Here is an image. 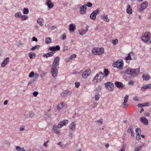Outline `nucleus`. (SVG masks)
<instances>
[{"mask_svg": "<svg viewBox=\"0 0 151 151\" xmlns=\"http://www.w3.org/2000/svg\"><path fill=\"white\" fill-rule=\"evenodd\" d=\"M35 116V114L33 112H31L29 113V116L30 117H32L34 116Z\"/></svg>", "mask_w": 151, "mask_h": 151, "instance_id": "62", "label": "nucleus"}, {"mask_svg": "<svg viewBox=\"0 0 151 151\" xmlns=\"http://www.w3.org/2000/svg\"><path fill=\"white\" fill-rule=\"evenodd\" d=\"M128 97L129 95H126L124 98V101L123 103L124 105L123 108H126L128 106V104H126V103L128 101Z\"/></svg>", "mask_w": 151, "mask_h": 151, "instance_id": "18", "label": "nucleus"}, {"mask_svg": "<svg viewBox=\"0 0 151 151\" xmlns=\"http://www.w3.org/2000/svg\"><path fill=\"white\" fill-rule=\"evenodd\" d=\"M43 21V19L42 18H39L37 19V23L39 24L40 26L42 27L43 26V24L42 23Z\"/></svg>", "mask_w": 151, "mask_h": 151, "instance_id": "25", "label": "nucleus"}, {"mask_svg": "<svg viewBox=\"0 0 151 151\" xmlns=\"http://www.w3.org/2000/svg\"><path fill=\"white\" fill-rule=\"evenodd\" d=\"M54 53L52 52H50L49 53L44 54L42 57L47 58L48 57H50L53 55Z\"/></svg>", "mask_w": 151, "mask_h": 151, "instance_id": "24", "label": "nucleus"}, {"mask_svg": "<svg viewBox=\"0 0 151 151\" xmlns=\"http://www.w3.org/2000/svg\"><path fill=\"white\" fill-rule=\"evenodd\" d=\"M68 136L72 138L73 136V132H69L68 134Z\"/></svg>", "mask_w": 151, "mask_h": 151, "instance_id": "63", "label": "nucleus"}, {"mask_svg": "<svg viewBox=\"0 0 151 151\" xmlns=\"http://www.w3.org/2000/svg\"><path fill=\"white\" fill-rule=\"evenodd\" d=\"M36 81V80L35 78H34L33 80H30L29 81L28 83V86L29 85V84H32L34 83Z\"/></svg>", "mask_w": 151, "mask_h": 151, "instance_id": "48", "label": "nucleus"}, {"mask_svg": "<svg viewBox=\"0 0 151 151\" xmlns=\"http://www.w3.org/2000/svg\"><path fill=\"white\" fill-rule=\"evenodd\" d=\"M9 61V57L6 58L1 64V67H4Z\"/></svg>", "mask_w": 151, "mask_h": 151, "instance_id": "15", "label": "nucleus"}, {"mask_svg": "<svg viewBox=\"0 0 151 151\" xmlns=\"http://www.w3.org/2000/svg\"><path fill=\"white\" fill-rule=\"evenodd\" d=\"M150 33L148 32H146L145 34L142 35L141 39L146 43L148 44L149 42L151 41V40H150Z\"/></svg>", "mask_w": 151, "mask_h": 151, "instance_id": "2", "label": "nucleus"}, {"mask_svg": "<svg viewBox=\"0 0 151 151\" xmlns=\"http://www.w3.org/2000/svg\"><path fill=\"white\" fill-rule=\"evenodd\" d=\"M46 4L48 8L50 9L53 8L54 6L52 2H46Z\"/></svg>", "mask_w": 151, "mask_h": 151, "instance_id": "31", "label": "nucleus"}, {"mask_svg": "<svg viewBox=\"0 0 151 151\" xmlns=\"http://www.w3.org/2000/svg\"><path fill=\"white\" fill-rule=\"evenodd\" d=\"M88 28H87L86 30L82 29L79 30V33L81 35H83L86 34L88 31Z\"/></svg>", "mask_w": 151, "mask_h": 151, "instance_id": "22", "label": "nucleus"}, {"mask_svg": "<svg viewBox=\"0 0 151 151\" xmlns=\"http://www.w3.org/2000/svg\"><path fill=\"white\" fill-rule=\"evenodd\" d=\"M136 139L137 140H139L140 139V134L139 133L136 134Z\"/></svg>", "mask_w": 151, "mask_h": 151, "instance_id": "55", "label": "nucleus"}, {"mask_svg": "<svg viewBox=\"0 0 151 151\" xmlns=\"http://www.w3.org/2000/svg\"><path fill=\"white\" fill-rule=\"evenodd\" d=\"M35 75V73L34 72L32 71L30 73L29 75V77L30 78H32L33 77V76Z\"/></svg>", "mask_w": 151, "mask_h": 151, "instance_id": "54", "label": "nucleus"}, {"mask_svg": "<svg viewBox=\"0 0 151 151\" xmlns=\"http://www.w3.org/2000/svg\"><path fill=\"white\" fill-rule=\"evenodd\" d=\"M40 46L39 45H36L34 47H33L32 48L30 49V50L31 51H33L35 50L36 49H39Z\"/></svg>", "mask_w": 151, "mask_h": 151, "instance_id": "41", "label": "nucleus"}, {"mask_svg": "<svg viewBox=\"0 0 151 151\" xmlns=\"http://www.w3.org/2000/svg\"><path fill=\"white\" fill-rule=\"evenodd\" d=\"M112 66L115 68L117 67L119 69H121L123 66V61L122 60H119L116 62H114Z\"/></svg>", "mask_w": 151, "mask_h": 151, "instance_id": "4", "label": "nucleus"}, {"mask_svg": "<svg viewBox=\"0 0 151 151\" xmlns=\"http://www.w3.org/2000/svg\"><path fill=\"white\" fill-rule=\"evenodd\" d=\"M139 70L138 69H132L131 68L127 69L125 71V73L130 75L132 76H136L137 75Z\"/></svg>", "mask_w": 151, "mask_h": 151, "instance_id": "1", "label": "nucleus"}, {"mask_svg": "<svg viewBox=\"0 0 151 151\" xmlns=\"http://www.w3.org/2000/svg\"><path fill=\"white\" fill-rule=\"evenodd\" d=\"M100 11L99 9H97L96 10L93 11V13L96 16V15H98L99 14Z\"/></svg>", "mask_w": 151, "mask_h": 151, "instance_id": "44", "label": "nucleus"}, {"mask_svg": "<svg viewBox=\"0 0 151 151\" xmlns=\"http://www.w3.org/2000/svg\"><path fill=\"white\" fill-rule=\"evenodd\" d=\"M23 12L24 14H27L29 12V10L27 8H24L23 9Z\"/></svg>", "mask_w": 151, "mask_h": 151, "instance_id": "35", "label": "nucleus"}, {"mask_svg": "<svg viewBox=\"0 0 151 151\" xmlns=\"http://www.w3.org/2000/svg\"><path fill=\"white\" fill-rule=\"evenodd\" d=\"M133 127L132 126H130L128 128L127 132L128 133H130L132 136H134V135L133 134Z\"/></svg>", "mask_w": 151, "mask_h": 151, "instance_id": "21", "label": "nucleus"}, {"mask_svg": "<svg viewBox=\"0 0 151 151\" xmlns=\"http://www.w3.org/2000/svg\"><path fill=\"white\" fill-rule=\"evenodd\" d=\"M84 5L86 6L85 7L87 9V6H88V7H91L93 6L92 4L90 2H87L86 4H84Z\"/></svg>", "mask_w": 151, "mask_h": 151, "instance_id": "36", "label": "nucleus"}, {"mask_svg": "<svg viewBox=\"0 0 151 151\" xmlns=\"http://www.w3.org/2000/svg\"><path fill=\"white\" fill-rule=\"evenodd\" d=\"M49 50L52 51H55V50L54 46L50 47L49 48Z\"/></svg>", "mask_w": 151, "mask_h": 151, "instance_id": "51", "label": "nucleus"}, {"mask_svg": "<svg viewBox=\"0 0 151 151\" xmlns=\"http://www.w3.org/2000/svg\"><path fill=\"white\" fill-rule=\"evenodd\" d=\"M142 78L145 81H147L150 78V76L149 75L143 74L142 75Z\"/></svg>", "mask_w": 151, "mask_h": 151, "instance_id": "30", "label": "nucleus"}, {"mask_svg": "<svg viewBox=\"0 0 151 151\" xmlns=\"http://www.w3.org/2000/svg\"><path fill=\"white\" fill-rule=\"evenodd\" d=\"M127 12L129 14H131L132 12V9L131 6L129 5H128L127 6Z\"/></svg>", "mask_w": 151, "mask_h": 151, "instance_id": "26", "label": "nucleus"}, {"mask_svg": "<svg viewBox=\"0 0 151 151\" xmlns=\"http://www.w3.org/2000/svg\"><path fill=\"white\" fill-rule=\"evenodd\" d=\"M96 123H98L99 124L101 125L103 123V120L102 119H99L97 121H95Z\"/></svg>", "mask_w": 151, "mask_h": 151, "instance_id": "46", "label": "nucleus"}, {"mask_svg": "<svg viewBox=\"0 0 151 151\" xmlns=\"http://www.w3.org/2000/svg\"><path fill=\"white\" fill-rule=\"evenodd\" d=\"M103 73L101 72H99L97 73L94 78L93 81L94 83H97L101 81L104 78Z\"/></svg>", "mask_w": 151, "mask_h": 151, "instance_id": "3", "label": "nucleus"}, {"mask_svg": "<svg viewBox=\"0 0 151 151\" xmlns=\"http://www.w3.org/2000/svg\"><path fill=\"white\" fill-rule=\"evenodd\" d=\"M69 29L71 32H73L76 29V25L73 24H70Z\"/></svg>", "mask_w": 151, "mask_h": 151, "instance_id": "23", "label": "nucleus"}, {"mask_svg": "<svg viewBox=\"0 0 151 151\" xmlns=\"http://www.w3.org/2000/svg\"><path fill=\"white\" fill-rule=\"evenodd\" d=\"M51 73L52 76L54 77L57 76L58 73V69L57 68V67L51 66Z\"/></svg>", "mask_w": 151, "mask_h": 151, "instance_id": "7", "label": "nucleus"}, {"mask_svg": "<svg viewBox=\"0 0 151 151\" xmlns=\"http://www.w3.org/2000/svg\"><path fill=\"white\" fill-rule=\"evenodd\" d=\"M115 85L118 88H122L123 86V84L121 82L116 81L115 83Z\"/></svg>", "mask_w": 151, "mask_h": 151, "instance_id": "28", "label": "nucleus"}, {"mask_svg": "<svg viewBox=\"0 0 151 151\" xmlns=\"http://www.w3.org/2000/svg\"><path fill=\"white\" fill-rule=\"evenodd\" d=\"M16 149L17 151H25V150L24 148H21L19 146H17Z\"/></svg>", "mask_w": 151, "mask_h": 151, "instance_id": "40", "label": "nucleus"}, {"mask_svg": "<svg viewBox=\"0 0 151 151\" xmlns=\"http://www.w3.org/2000/svg\"><path fill=\"white\" fill-rule=\"evenodd\" d=\"M76 124L75 122H72L69 126V129L73 132L76 129Z\"/></svg>", "mask_w": 151, "mask_h": 151, "instance_id": "16", "label": "nucleus"}, {"mask_svg": "<svg viewBox=\"0 0 151 151\" xmlns=\"http://www.w3.org/2000/svg\"><path fill=\"white\" fill-rule=\"evenodd\" d=\"M76 57V54H73L71 56L69 57L70 60H72L73 58H75Z\"/></svg>", "mask_w": 151, "mask_h": 151, "instance_id": "52", "label": "nucleus"}, {"mask_svg": "<svg viewBox=\"0 0 151 151\" xmlns=\"http://www.w3.org/2000/svg\"><path fill=\"white\" fill-rule=\"evenodd\" d=\"M142 147V146H141L139 147H136L134 149V151H139L141 150Z\"/></svg>", "mask_w": 151, "mask_h": 151, "instance_id": "45", "label": "nucleus"}, {"mask_svg": "<svg viewBox=\"0 0 151 151\" xmlns=\"http://www.w3.org/2000/svg\"><path fill=\"white\" fill-rule=\"evenodd\" d=\"M49 142V140H48L45 142L43 146L46 147H47L48 146L47 144Z\"/></svg>", "mask_w": 151, "mask_h": 151, "instance_id": "59", "label": "nucleus"}, {"mask_svg": "<svg viewBox=\"0 0 151 151\" xmlns=\"http://www.w3.org/2000/svg\"><path fill=\"white\" fill-rule=\"evenodd\" d=\"M104 73H103V75H104L105 77H107L108 76V75L109 74V71L108 69H107L106 68H105L104 69Z\"/></svg>", "mask_w": 151, "mask_h": 151, "instance_id": "32", "label": "nucleus"}, {"mask_svg": "<svg viewBox=\"0 0 151 151\" xmlns=\"http://www.w3.org/2000/svg\"><path fill=\"white\" fill-rule=\"evenodd\" d=\"M140 121L144 124L147 125L148 124V119L144 117H142L140 118Z\"/></svg>", "mask_w": 151, "mask_h": 151, "instance_id": "20", "label": "nucleus"}, {"mask_svg": "<svg viewBox=\"0 0 151 151\" xmlns=\"http://www.w3.org/2000/svg\"><path fill=\"white\" fill-rule=\"evenodd\" d=\"M96 16L92 12L90 15V18L91 19L94 20L96 19Z\"/></svg>", "mask_w": 151, "mask_h": 151, "instance_id": "37", "label": "nucleus"}, {"mask_svg": "<svg viewBox=\"0 0 151 151\" xmlns=\"http://www.w3.org/2000/svg\"><path fill=\"white\" fill-rule=\"evenodd\" d=\"M91 73L90 69H87L83 73L82 76L83 78H86L88 77Z\"/></svg>", "mask_w": 151, "mask_h": 151, "instance_id": "10", "label": "nucleus"}, {"mask_svg": "<svg viewBox=\"0 0 151 151\" xmlns=\"http://www.w3.org/2000/svg\"><path fill=\"white\" fill-rule=\"evenodd\" d=\"M118 42V40L117 39L113 40L112 41V43L113 44L116 45Z\"/></svg>", "mask_w": 151, "mask_h": 151, "instance_id": "53", "label": "nucleus"}, {"mask_svg": "<svg viewBox=\"0 0 151 151\" xmlns=\"http://www.w3.org/2000/svg\"><path fill=\"white\" fill-rule=\"evenodd\" d=\"M68 47L67 45H65L63 47V51H65L66 50H67L68 49Z\"/></svg>", "mask_w": 151, "mask_h": 151, "instance_id": "60", "label": "nucleus"}, {"mask_svg": "<svg viewBox=\"0 0 151 151\" xmlns=\"http://www.w3.org/2000/svg\"><path fill=\"white\" fill-rule=\"evenodd\" d=\"M84 5L81 6L80 8L79 12L81 15H83L87 13V8Z\"/></svg>", "mask_w": 151, "mask_h": 151, "instance_id": "11", "label": "nucleus"}, {"mask_svg": "<svg viewBox=\"0 0 151 151\" xmlns=\"http://www.w3.org/2000/svg\"><path fill=\"white\" fill-rule=\"evenodd\" d=\"M38 94V92L36 91L34 92L33 93V96H34L35 97L37 96Z\"/></svg>", "mask_w": 151, "mask_h": 151, "instance_id": "61", "label": "nucleus"}, {"mask_svg": "<svg viewBox=\"0 0 151 151\" xmlns=\"http://www.w3.org/2000/svg\"><path fill=\"white\" fill-rule=\"evenodd\" d=\"M106 89L109 91H112L114 90V85L111 82H108L104 84Z\"/></svg>", "mask_w": 151, "mask_h": 151, "instance_id": "6", "label": "nucleus"}, {"mask_svg": "<svg viewBox=\"0 0 151 151\" xmlns=\"http://www.w3.org/2000/svg\"><path fill=\"white\" fill-rule=\"evenodd\" d=\"M52 41L51 38L49 37L46 38L45 39V42L47 44L50 43Z\"/></svg>", "mask_w": 151, "mask_h": 151, "instance_id": "33", "label": "nucleus"}, {"mask_svg": "<svg viewBox=\"0 0 151 151\" xmlns=\"http://www.w3.org/2000/svg\"><path fill=\"white\" fill-rule=\"evenodd\" d=\"M22 13L21 12H17L15 13L14 14V17L17 18H20L21 16Z\"/></svg>", "mask_w": 151, "mask_h": 151, "instance_id": "29", "label": "nucleus"}, {"mask_svg": "<svg viewBox=\"0 0 151 151\" xmlns=\"http://www.w3.org/2000/svg\"><path fill=\"white\" fill-rule=\"evenodd\" d=\"M66 36L65 34H63L61 36V38L62 40H64L66 38Z\"/></svg>", "mask_w": 151, "mask_h": 151, "instance_id": "56", "label": "nucleus"}, {"mask_svg": "<svg viewBox=\"0 0 151 151\" xmlns=\"http://www.w3.org/2000/svg\"><path fill=\"white\" fill-rule=\"evenodd\" d=\"M29 56L30 59H32L33 58V56H34V57H35L36 55L34 53L30 52L29 53Z\"/></svg>", "mask_w": 151, "mask_h": 151, "instance_id": "42", "label": "nucleus"}, {"mask_svg": "<svg viewBox=\"0 0 151 151\" xmlns=\"http://www.w3.org/2000/svg\"><path fill=\"white\" fill-rule=\"evenodd\" d=\"M55 51L57 50H59L60 49V47L59 45H57L55 47Z\"/></svg>", "mask_w": 151, "mask_h": 151, "instance_id": "58", "label": "nucleus"}, {"mask_svg": "<svg viewBox=\"0 0 151 151\" xmlns=\"http://www.w3.org/2000/svg\"><path fill=\"white\" fill-rule=\"evenodd\" d=\"M64 106V104L63 103H59L57 106V109L59 110L62 109Z\"/></svg>", "mask_w": 151, "mask_h": 151, "instance_id": "27", "label": "nucleus"}, {"mask_svg": "<svg viewBox=\"0 0 151 151\" xmlns=\"http://www.w3.org/2000/svg\"><path fill=\"white\" fill-rule=\"evenodd\" d=\"M60 58L59 57H56L54 60V61L51 65V66L57 67L59 64Z\"/></svg>", "mask_w": 151, "mask_h": 151, "instance_id": "12", "label": "nucleus"}, {"mask_svg": "<svg viewBox=\"0 0 151 151\" xmlns=\"http://www.w3.org/2000/svg\"><path fill=\"white\" fill-rule=\"evenodd\" d=\"M60 128L58 125H55L53 126L52 131L55 134L58 135L60 133V130L59 129Z\"/></svg>", "mask_w": 151, "mask_h": 151, "instance_id": "8", "label": "nucleus"}, {"mask_svg": "<svg viewBox=\"0 0 151 151\" xmlns=\"http://www.w3.org/2000/svg\"><path fill=\"white\" fill-rule=\"evenodd\" d=\"M32 40L33 41H35V42H37L38 41V40L37 38L36 37H34L32 38Z\"/></svg>", "mask_w": 151, "mask_h": 151, "instance_id": "64", "label": "nucleus"}, {"mask_svg": "<svg viewBox=\"0 0 151 151\" xmlns=\"http://www.w3.org/2000/svg\"><path fill=\"white\" fill-rule=\"evenodd\" d=\"M151 88V83L146 84L142 86L141 89L142 91H145L146 89H150Z\"/></svg>", "mask_w": 151, "mask_h": 151, "instance_id": "19", "label": "nucleus"}, {"mask_svg": "<svg viewBox=\"0 0 151 151\" xmlns=\"http://www.w3.org/2000/svg\"><path fill=\"white\" fill-rule=\"evenodd\" d=\"M104 51V49L103 48H94L92 50V53L95 55L102 54Z\"/></svg>", "mask_w": 151, "mask_h": 151, "instance_id": "5", "label": "nucleus"}, {"mask_svg": "<svg viewBox=\"0 0 151 151\" xmlns=\"http://www.w3.org/2000/svg\"><path fill=\"white\" fill-rule=\"evenodd\" d=\"M68 122V120L65 119L60 122L58 125L60 128H61L64 126H66V124Z\"/></svg>", "mask_w": 151, "mask_h": 151, "instance_id": "14", "label": "nucleus"}, {"mask_svg": "<svg viewBox=\"0 0 151 151\" xmlns=\"http://www.w3.org/2000/svg\"><path fill=\"white\" fill-rule=\"evenodd\" d=\"M20 19L22 20H25L28 19V17L26 15L22 14Z\"/></svg>", "mask_w": 151, "mask_h": 151, "instance_id": "38", "label": "nucleus"}, {"mask_svg": "<svg viewBox=\"0 0 151 151\" xmlns=\"http://www.w3.org/2000/svg\"><path fill=\"white\" fill-rule=\"evenodd\" d=\"M23 44L22 41L20 40L18 41L16 44V45L18 46H22L23 45Z\"/></svg>", "mask_w": 151, "mask_h": 151, "instance_id": "43", "label": "nucleus"}, {"mask_svg": "<svg viewBox=\"0 0 151 151\" xmlns=\"http://www.w3.org/2000/svg\"><path fill=\"white\" fill-rule=\"evenodd\" d=\"M100 97V95L99 93H97L95 96L94 97L96 101H98Z\"/></svg>", "mask_w": 151, "mask_h": 151, "instance_id": "39", "label": "nucleus"}, {"mask_svg": "<svg viewBox=\"0 0 151 151\" xmlns=\"http://www.w3.org/2000/svg\"><path fill=\"white\" fill-rule=\"evenodd\" d=\"M135 131L136 134L138 133L139 134L141 133V129L140 128H137L135 129Z\"/></svg>", "mask_w": 151, "mask_h": 151, "instance_id": "50", "label": "nucleus"}, {"mask_svg": "<svg viewBox=\"0 0 151 151\" xmlns=\"http://www.w3.org/2000/svg\"><path fill=\"white\" fill-rule=\"evenodd\" d=\"M148 6V3L146 1L142 2L140 7H139L138 10L139 11L142 12L145 10Z\"/></svg>", "mask_w": 151, "mask_h": 151, "instance_id": "9", "label": "nucleus"}, {"mask_svg": "<svg viewBox=\"0 0 151 151\" xmlns=\"http://www.w3.org/2000/svg\"><path fill=\"white\" fill-rule=\"evenodd\" d=\"M134 83V82L133 80H131L128 83V85H133Z\"/></svg>", "mask_w": 151, "mask_h": 151, "instance_id": "57", "label": "nucleus"}, {"mask_svg": "<svg viewBox=\"0 0 151 151\" xmlns=\"http://www.w3.org/2000/svg\"><path fill=\"white\" fill-rule=\"evenodd\" d=\"M72 93L71 91L68 90H65L61 93V96L62 97H64L70 95Z\"/></svg>", "mask_w": 151, "mask_h": 151, "instance_id": "13", "label": "nucleus"}, {"mask_svg": "<svg viewBox=\"0 0 151 151\" xmlns=\"http://www.w3.org/2000/svg\"><path fill=\"white\" fill-rule=\"evenodd\" d=\"M97 105V104L96 102H93V104L91 105V106L94 109L95 108Z\"/></svg>", "mask_w": 151, "mask_h": 151, "instance_id": "47", "label": "nucleus"}, {"mask_svg": "<svg viewBox=\"0 0 151 151\" xmlns=\"http://www.w3.org/2000/svg\"><path fill=\"white\" fill-rule=\"evenodd\" d=\"M142 104L143 105V106H148L150 105V103L149 102H145L143 103Z\"/></svg>", "mask_w": 151, "mask_h": 151, "instance_id": "49", "label": "nucleus"}, {"mask_svg": "<svg viewBox=\"0 0 151 151\" xmlns=\"http://www.w3.org/2000/svg\"><path fill=\"white\" fill-rule=\"evenodd\" d=\"M101 17H102V19L106 22H108L109 21V19L108 18L107 15H104L102 16H101Z\"/></svg>", "mask_w": 151, "mask_h": 151, "instance_id": "34", "label": "nucleus"}, {"mask_svg": "<svg viewBox=\"0 0 151 151\" xmlns=\"http://www.w3.org/2000/svg\"><path fill=\"white\" fill-rule=\"evenodd\" d=\"M132 58H133L134 59V52H132L128 54V56L126 57L125 59L126 60H131L133 59Z\"/></svg>", "mask_w": 151, "mask_h": 151, "instance_id": "17", "label": "nucleus"}]
</instances>
